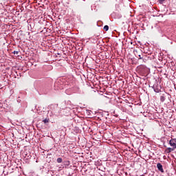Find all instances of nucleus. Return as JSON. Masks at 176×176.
I'll return each instance as SVG.
<instances>
[{
	"label": "nucleus",
	"mask_w": 176,
	"mask_h": 176,
	"mask_svg": "<svg viewBox=\"0 0 176 176\" xmlns=\"http://www.w3.org/2000/svg\"><path fill=\"white\" fill-rule=\"evenodd\" d=\"M48 115H50V116H52V112L48 111Z\"/></svg>",
	"instance_id": "obj_14"
},
{
	"label": "nucleus",
	"mask_w": 176,
	"mask_h": 176,
	"mask_svg": "<svg viewBox=\"0 0 176 176\" xmlns=\"http://www.w3.org/2000/svg\"><path fill=\"white\" fill-rule=\"evenodd\" d=\"M12 53H13V54H19V52L18 51H14Z\"/></svg>",
	"instance_id": "obj_12"
},
{
	"label": "nucleus",
	"mask_w": 176,
	"mask_h": 176,
	"mask_svg": "<svg viewBox=\"0 0 176 176\" xmlns=\"http://www.w3.org/2000/svg\"><path fill=\"white\" fill-rule=\"evenodd\" d=\"M140 50L138 51L137 50H135L134 54H135V57H138L139 60H142V55L140 54Z\"/></svg>",
	"instance_id": "obj_4"
},
{
	"label": "nucleus",
	"mask_w": 176,
	"mask_h": 176,
	"mask_svg": "<svg viewBox=\"0 0 176 176\" xmlns=\"http://www.w3.org/2000/svg\"><path fill=\"white\" fill-rule=\"evenodd\" d=\"M166 98H167L168 101L171 102V95H170V94L167 92H165L164 94L160 96L161 102H164L166 101Z\"/></svg>",
	"instance_id": "obj_1"
},
{
	"label": "nucleus",
	"mask_w": 176,
	"mask_h": 176,
	"mask_svg": "<svg viewBox=\"0 0 176 176\" xmlns=\"http://www.w3.org/2000/svg\"><path fill=\"white\" fill-rule=\"evenodd\" d=\"M169 145L176 149V138L171 139L169 141Z\"/></svg>",
	"instance_id": "obj_3"
},
{
	"label": "nucleus",
	"mask_w": 176,
	"mask_h": 176,
	"mask_svg": "<svg viewBox=\"0 0 176 176\" xmlns=\"http://www.w3.org/2000/svg\"><path fill=\"white\" fill-rule=\"evenodd\" d=\"M167 153H171V152H173V151H175V148L174 147H168L166 148Z\"/></svg>",
	"instance_id": "obj_6"
},
{
	"label": "nucleus",
	"mask_w": 176,
	"mask_h": 176,
	"mask_svg": "<svg viewBox=\"0 0 176 176\" xmlns=\"http://www.w3.org/2000/svg\"><path fill=\"white\" fill-rule=\"evenodd\" d=\"M57 163H63V158L58 157L56 159Z\"/></svg>",
	"instance_id": "obj_10"
},
{
	"label": "nucleus",
	"mask_w": 176,
	"mask_h": 176,
	"mask_svg": "<svg viewBox=\"0 0 176 176\" xmlns=\"http://www.w3.org/2000/svg\"><path fill=\"white\" fill-rule=\"evenodd\" d=\"M103 30H104V31H108V30H109V26H108V25H104V28H103Z\"/></svg>",
	"instance_id": "obj_11"
},
{
	"label": "nucleus",
	"mask_w": 176,
	"mask_h": 176,
	"mask_svg": "<svg viewBox=\"0 0 176 176\" xmlns=\"http://www.w3.org/2000/svg\"><path fill=\"white\" fill-rule=\"evenodd\" d=\"M152 88L153 89L155 93H160L162 91V87L157 83L154 84Z\"/></svg>",
	"instance_id": "obj_2"
},
{
	"label": "nucleus",
	"mask_w": 176,
	"mask_h": 176,
	"mask_svg": "<svg viewBox=\"0 0 176 176\" xmlns=\"http://www.w3.org/2000/svg\"><path fill=\"white\" fill-rule=\"evenodd\" d=\"M69 164H71V162H69L68 160L64 162V165L65 166H69Z\"/></svg>",
	"instance_id": "obj_9"
},
{
	"label": "nucleus",
	"mask_w": 176,
	"mask_h": 176,
	"mask_svg": "<svg viewBox=\"0 0 176 176\" xmlns=\"http://www.w3.org/2000/svg\"><path fill=\"white\" fill-rule=\"evenodd\" d=\"M158 1H159V3H164V1H166V0H158Z\"/></svg>",
	"instance_id": "obj_13"
},
{
	"label": "nucleus",
	"mask_w": 176,
	"mask_h": 176,
	"mask_svg": "<svg viewBox=\"0 0 176 176\" xmlns=\"http://www.w3.org/2000/svg\"><path fill=\"white\" fill-rule=\"evenodd\" d=\"M65 93L66 94H68V96H70L72 91H71V89H66Z\"/></svg>",
	"instance_id": "obj_8"
},
{
	"label": "nucleus",
	"mask_w": 176,
	"mask_h": 176,
	"mask_svg": "<svg viewBox=\"0 0 176 176\" xmlns=\"http://www.w3.org/2000/svg\"><path fill=\"white\" fill-rule=\"evenodd\" d=\"M119 17H122V16H120H120H119Z\"/></svg>",
	"instance_id": "obj_15"
},
{
	"label": "nucleus",
	"mask_w": 176,
	"mask_h": 176,
	"mask_svg": "<svg viewBox=\"0 0 176 176\" xmlns=\"http://www.w3.org/2000/svg\"><path fill=\"white\" fill-rule=\"evenodd\" d=\"M44 124H47V123H49L50 122V120L49 118H45L43 120Z\"/></svg>",
	"instance_id": "obj_7"
},
{
	"label": "nucleus",
	"mask_w": 176,
	"mask_h": 176,
	"mask_svg": "<svg viewBox=\"0 0 176 176\" xmlns=\"http://www.w3.org/2000/svg\"><path fill=\"white\" fill-rule=\"evenodd\" d=\"M157 168L161 173H164V170L163 169V165H162V164L157 163Z\"/></svg>",
	"instance_id": "obj_5"
}]
</instances>
